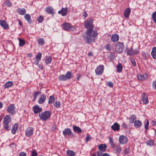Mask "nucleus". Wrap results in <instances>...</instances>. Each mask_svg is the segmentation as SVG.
Returning <instances> with one entry per match:
<instances>
[{"mask_svg": "<svg viewBox=\"0 0 156 156\" xmlns=\"http://www.w3.org/2000/svg\"><path fill=\"white\" fill-rule=\"evenodd\" d=\"M93 20L91 19L87 20L84 22V26L88 28L84 34H82L83 38L87 43H90L94 41L97 36V32L96 30H92L94 27Z\"/></svg>", "mask_w": 156, "mask_h": 156, "instance_id": "nucleus-1", "label": "nucleus"}, {"mask_svg": "<svg viewBox=\"0 0 156 156\" xmlns=\"http://www.w3.org/2000/svg\"><path fill=\"white\" fill-rule=\"evenodd\" d=\"M11 119V116L9 115H7L4 119L3 126L6 130H9L11 129V124H10V121Z\"/></svg>", "mask_w": 156, "mask_h": 156, "instance_id": "nucleus-2", "label": "nucleus"}, {"mask_svg": "<svg viewBox=\"0 0 156 156\" xmlns=\"http://www.w3.org/2000/svg\"><path fill=\"white\" fill-rule=\"evenodd\" d=\"M51 112L50 111H44L39 115V117L41 120L44 121H47L50 117Z\"/></svg>", "mask_w": 156, "mask_h": 156, "instance_id": "nucleus-3", "label": "nucleus"}, {"mask_svg": "<svg viewBox=\"0 0 156 156\" xmlns=\"http://www.w3.org/2000/svg\"><path fill=\"white\" fill-rule=\"evenodd\" d=\"M62 28L65 30L67 31L76 30V27L72 26L69 23L66 22L62 25Z\"/></svg>", "mask_w": 156, "mask_h": 156, "instance_id": "nucleus-4", "label": "nucleus"}, {"mask_svg": "<svg viewBox=\"0 0 156 156\" xmlns=\"http://www.w3.org/2000/svg\"><path fill=\"white\" fill-rule=\"evenodd\" d=\"M124 48V46L122 43L119 42L115 44V50L119 53L122 52L123 51Z\"/></svg>", "mask_w": 156, "mask_h": 156, "instance_id": "nucleus-5", "label": "nucleus"}, {"mask_svg": "<svg viewBox=\"0 0 156 156\" xmlns=\"http://www.w3.org/2000/svg\"><path fill=\"white\" fill-rule=\"evenodd\" d=\"M15 106L14 104H10L7 107V111L10 114L13 115L15 114Z\"/></svg>", "mask_w": 156, "mask_h": 156, "instance_id": "nucleus-6", "label": "nucleus"}, {"mask_svg": "<svg viewBox=\"0 0 156 156\" xmlns=\"http://www.w3.org/2000/svg\"><path fill=\"white\" fill-rule=\"evenodd\" d=\"M104 66L102 65H100L97 67L95 70V72L97 75H101L104 72Z\"/></svg>", "mask_w": 156, "mask_h": 156, "instance_id": "nucleus-7", "label": "nucleus"}, {"mask_svg": "<svg viewBox=\"0 0 156 156\" xmlns=\"http://www.w3.org/2000/svg\"><path fill=\"white\" fill-rule=\"evenodd\" d=\"M119 140V142L122 144H126L128 141L127 137L123 135L120 136Z\"/></svg>", "mask_w": 156, "mask_h": 156, "instance_id": "nucleus-8", "label": "nucleus"}, {"mask_svg": "<svg viewBox=\"0 0 156 156\" xmlns=\"http://www.w3.org/2000/svg\"><path fill=\"white\" fill-rule=\"evenodd\" d=\"M68 8L66 7L65 8H62L61 10H59L58 13L59 14H61L62 16H65L66 15L68 12Z\"/></svg>", "mask_w": 156, "mask_h": 156, "instance_id": "nucleus-9", "label": "nucleus"}, {"mask_svg": "<svg viewBox=\"0 0 156 156\" xmlns=\"http://www.w3.org/2000/svg\"><path fill=\"white\" fill-rule=\"evenodd\" d=\"M33 128L31 127L27 128L25 131L26 135L27 137H30L33 134Z\"/></svg>", "mask_w": 156, "mask_h": 156, "instance_id": "nucleus-10", "label": "nucleus"}, {"mask_svg": "<svg viewBox=\"0 0 156 156\" xmlns=\"http://www.w3.org/2000/svg\"><path fill=\"white\" fill-rule=\"evenodd\" d=\"M131 10L129 8H126L124 10L123 13V16L126 18H127L129 17L130 13Z\"/></svg>", "mask_w": 156, "mask_h": 156, "instance_id": "nucleus-11", "label": "nucleus"}, {"mask_svg": "<svg viewBox=\"0 0 156 156\" xmlns=\"http://www.w3.org/2000/svg\"><path fill=\"white\" fill-rule=\"evenodd\" d=\"M142 101L145 104H147L149 102L147 95L145 93L143 94L142 95Z\"/></svg>", "mask_w": 156, "mask_h": 156, "instance_id": "nucleus-12", "label": "nucleus"}, {"mask_svg": "<svg viewBox=\"0 0 156 156\" xmlns=\"http://www.w3.org/2000/svg\"><path fill=\"white\" fill-rule=\"evenodd\" d=\"M138 79L140 80H144L148 77V75L147 73H145L143 75L141 74H138L137 76Z\"/></svg>", "mask_w": 156, "mask_h": 156, "instance_id": "nucleus-13", "label": "nucleus"}, {"mask_svg": "<svg viewBox=\"0 0 156 156\" xmlns=\"http://www.w3.org/2000/svg\"><path fill=\"white\" fill-rule=\"evenodd\" d=\"M46 96L44 94L41 95L38 100V102L39 104H41L44 103L46 100Z\"/></svg>", "mask_w": 156, "mask_h": 156, "instance_id": "nucleus-14", "label": "nucleus"}, {"mask_svg": "<svg viewBox=\"0 0 156 156\" xmlns=\"http://www.w3.org/2000/svg\"><path fill=\"white\" fill-rule=\"evenodd\" d=\"M120 125L117 123H115L111 126V129L114 131H118L120 129Z\"/></svg>", "mask_w": 156, "mask_h": 156, "instance_id": "nucleus-15", "label": "nucleus"}, {"mask_svg": "<svg viewBox=\"0 0 156 156\" xmlns=\"http://www.w3.org/2000/svg\"><path fill=\"white\" fill-rule=\"evenodd\" d=\"M34 113L37 114L42 112V108H40L37 105H34L33 106Z\"/></svg>", "mask_w": 156, "mask_h": 156, "instance_id": "nucleus-16", "label": "nucleus"}, {"mask_svg": "<svg viewBox=\"0 0 156 156\" xmlns=\"http://www.w3.org/2000/svg\"><path fill=\"white\" fill-rule=\"evenodd\" d=\"M113 147L114 148V150L117 154L120 153L122 151V147L119 145H116Z\"/></svg>", "mask_w": 156, "mask_h": 156, "instance_id": "nucleus-17", "label": "nucleus"}, {"mask_svg": "<svg viewBox=\"0 0 156 156\" xmlns=\"http://www.w3.org/2000/svg\"><path fill=\"white\" fill-rule=\"evenodd\" d=\"M62 133L64 136L66 135H70L72 134V132L70 129L69 128H66L63 131Z\"/></svg>", "mask_w": 156, "mask_h": 156, "instance_id": "nucleus-18", "label": "nucleus"}, {"mask_svg": "<svg viewBox=\"0 0 156 156\" xmlns=\"http://www.w3.org/2000/svg\"><path fill=\"white\" fill-rule=\"evenodd\" d=\"M0 25L4 29H8V25L6 22L4 20L0 21Z\"/></svg>", "mask_w": 156, "mask_h": 156, "instance_id": "nucleus-19", "label": "nucleus"}, {"mask_svg": "<svg viewBox=\"0 0 156 156\" xmlns=\"http://www.w3.org/2000/svg\"><path fill=\"white\" fill-rule=\"evenodd\" d=\"M119 36L117 34H113L111 38V41L113 42H116L119 40Z\"/></svg>", "mask_w": 156, "mask_h": 156, "instance_id": "nucleus-20", "label": "nucleus"}, {"mask_svg": "<svg viewBox=\"0 0 156 156\" xmlns=\"http://www.w3.org/2000/svg\"><path fill=\"white\" fill-rule=\"evenodd\" d=\"M45 11L49 14H53L54 13V10L52 7H47L45 9Z\"/></svg>", "mask_w": 156, "mask_h": 156, "instance_id": "nucleus-21", "label": "nucleus"}, {"mask_svg": "<svg viewBox=\"0 0 156 156\" xmlns=\"http://www.w3.org/2000/svg\"><path fill=\"white\" fill-rule=\"evenodd\" d=\"M73 131L78 134L80 133L82 131L81 129L78 126H73Z\"/></svg>", "mask_w": 156, "mask_h": 156, "instance_id": "nucleus-22", "label": "nucleus"}, {"mask_svg": "<svg viewBox=\"0 0 156 156\" xmlns=\"http://www.w3.org/2000/svg\"><path fill=\"white\" fill-rule=\"evenodd\" d=\"M52 57L51 56H46L45 59V62L46 65L50 64L52 60Z\"/></svg>", "mask_w": 156, "mask_h": 156, "instance_id": "nucleus-23", "label": "nucleus"}, {"mask_svg": "<svg viewBox=\"0 0 156 156\" xmlns=\"http://www.w3.org/2000/svg\"><path fill=\"white\" fill-rule=\"evenodd\" d=\"M138 51L136 50H133L132 48L129 50L127 51V54L129 55H133L134 54H137Z\"/></svg>", "mask_w": 156, "mask_h": 156, "instance_id": "nucleus-24", "label": "nucleus"}, {"mask_svg": "<svg viewBox=\"0 0 156 156\" xmlns=\"http://www.w3.org/2000/svg\"><path fill=\"white\" fill-rule=\"evenodd\" d=\"M142 125L141 122L140 120H137L134 122V126L136 128H139Z\"/></svg>", "mask_w": 156, "mask_h": 156, "instance_id": "nucleus-25", "label": "nucleus"}, {"mask_svg": "<svg viewBox=\"0 0 156 156\" xmlns=\"http://www.w3.org/2000/svg\"><path fill=\"white\" fill-rule=\"evenodd\" d=\"M65 75L67 80L71 79L73 77V74L70 71H68Z\"/></svg>", "mask_w": 156, "mask_h": 156, "instance_id": "nucleus-26", "label": "nucleus"}, {"mask_svg": "<svg viewBox=\"0 0 156 156\" xmlns=\"http://www.w3.org/2000/svg\"><path fill=\"white\" fill-rule=\"evenodd\" d=\"M24 18L27 21L28 23H32V21L31 19V16L30 14H26L24 16Z\"/></svg>", "mask_w": 156, "mask_h": 156, "instance_id": "nucleus-27", "label": "nucleus"}, {"mask_svg": "<svg viewBox=\"0 0 156 156\" xmlns=\"http://www.w3.org/2000/svg\"><path fill=\"white\" fill-rule=\"evenodd\" d=\"M107 147V146L105 144H101L98 146L99 149L102 151H105Z\"/></svg>", "mask_w": 156, "mask_h": 156, "instance_id": "nucleus-28", "label": "nucleus"}, {"mask_svg": "<svg viewBox=\"0 0 156 156\" xmlns=\"http://www.w3.org/2000/svg\"><path fill=\"white\" fill-rule=\"evenodd\" d=\"M129 119L130 123L132 124L136 120V118L135 115H132L129 118Z\"/></svg>", "mask_w": 156, "mask_h": 156, "instance_id": "nucleus-29", "label": "nucleus"}, {"mask_svg": "<svg viewBox=\"0 0 156 156\" xmlns=\"http://www.w3.org/2000/svg\"><path fill=\"white\" fill-rule=\"evenodd\" d=\"M18 124L17 123L14 125L12 130V133L13 134H15L16 133L18 128Z\"/></svg>", "mask_w": 156, "mask_h": 156, "instance_id": "nucleus-30", "label": "nucleus"}, {"mask_svg": "<svg viewBox=\"0 0 156 156\" xmlns=\"http://www.w3.org/2000/svg\"><path fill=\"white\" fill-rule=\"evenodd\" d=\"M13 84V83L12 81H8L5 84L4 87L5 88H8L12 87Z\"/></svg>", "mask_w": 156, "mask_h": 156, "instance_id": "nucleus-31", "label": "nucleus"}, {"mask_svg": "<svg viewBox=\"0 0 156 156\" xmlns=\"http://www.w3.org/2000/svg\"><path fill=\"white\" fill-rule=\"evenodd\" d=\"M18 12L21 15H24L26 12V9L24 8L22 9L18 8L17 10Z\"/></svg>", "mask_w": 156, "mask_h": 156, "instance_id": "nucleus-32", "label": "nucleus"}, {"mask_svg": "<svg viewBox=\"0 0 156 156\" xmlns=\"http://www.w3.org/2000/svg\"><path fill=\"white\" fill-rule=\"evenodd\" d=\"M151 55L154 58L156 59V47L153 48Z\"/></svg>", "mask_w": 156, "mask_h": 156, "instance_id": "nucleus-33", "label": "nucleus"}, {"mask_svg": "<svg viewBox=\"0 0 156 156\" xmlns=\"http://www.w3.org/2000/svg\"><path fill=\"white\" fill-rule=\"evenodd\" d=\"M58 80L61 81H65L67 80L65 75H61L58 76Z\"/></svg>", "mask_w": 156, "mask_h": 156, "instance_id": "nucleus-34", "label": "nucleus"}, {"mask_svg": "<svg viewBox=\"0 0 156 156\" xmlns=\"http://www.w3.org/2000/svg\"><path fill=\"white\" fill-rule=\"evenodd\" d=\"M116 68L117 71L119 72H121L123 69V67L122 64L121 63H118L117 65Z\"/></svg>", "mask_w": 156, "mask_h": 156, "instance_id": "nucleus-35", "label": "nucleus"}, {"mask_svg": "<svg viewBox=\"0 0 156 156\" xmlns=\"http://www.w3.org/2000/svg\"><path fill=\"white\" fill-rule=\"evenodd\" d=\"M98 156H110L107 153H103L101 151L97 152Z\"/></svg>", "mask_w": 156, "mask_h": 156, "instance_id": "nucleus-36", "label": "nucleus"}, {"mask_svg": "<svg viewBox=\"0 0 156 156\" xmlns=\"http://www.w3.org/2000/svg\"><path fill=\"white\" fill-rule=\"evenodd\" d=\"M66 153L68 155L70 156H75L76 155L75 152L70 150H67Z\"/></svg>", "mask_w": 156, "mask_h": 156, "instance_id": "nucleus-37", "label": "nucleus"}, {"mask_svg": "<svg viewBox=\"0 0 156 156\" xmlns=\"http://www.w3.org/2000/svg\"><path fill=\"white\" fill-rule=\"evenodd\" d=\"M55 101V98L53 96H50L49 98L48 103L49 104L53 103Z\"/></svg>", "mask_w": 156, "mask_h": 156, "instance_id": "nucleus-38", "label": "nucleus"}, {"mask_svg": "<svg viewBox=\"0 0 156 156\" xmlns=\"http://www.w3.org/2000/svg\"><path fill=\"white\" fill-rule=\"evenodd\" d=\"M19 45L20 46L22 47L25 44V42L23 39H19Z\"/></svg>", "mask_w": 156, "mask_h": 156, "instance_id": "nucleus-39", "label": "nucleus"}, {"mask_svg": "<svg viewBox=\"0 0 156 156\" xmlns=\"http://www.w3.org/2000/svg\"><path fill=\"white\" fill-rule=\"evenodd\" d=\"M41 93V92L39 91H37L35 92L33 94V100H35L36 99L37 97L38 94Z\"/></svg>", "mask_w": 156, "mask_h": 156, "instance_id": "nucleus-40", "label": "nucleus"}, {"mask_svg": "<svg viewBox=\"0 0 156 156\" xmlns=\"http://www.w3.org/2000/svg\"><path fill=\"white\" fill-rule=\"evenodd\" d=\"M4 4L5 5L8 7H11L12 5V4L9 0L6 1L4 2Z\"/></svg>", "mask_w": 156, "mask_h": 156, "instance_id": "nucleus-41", "label": "nucleus"}, {"mask_svg": "<svg viewBox=\"0 0 156 156\" xmlns=\"http://www.w3.org/2000/svg\"><path fill=\"white\" fill-rule=\"evenodd\" d=\"M38 44H39L44 45V41L42 38H40L38 40Z\"/></svg>", "mask_w": 156, "mask_h": 156, "instance_id": "nucleus-42", "label": "nucleus"}, {"mask_svg": "<svg viewBox=\"0 0 156 156\" xmlns=\"http://www.w3.org/2000/svg\"><path fill=\"white\" fill-rule=\"evenodd\" d=\"M54 105V107L56 108H59L61 106L60 103L59 101H56Z\"/></svg>", "mask_w": 156, "mask_h": 156, "instance_id": "nucleus-43", "label": "nucleus"}, {"mask_svg": "<svg viewBox=\"0 0 156 156\" xmlns=\"http://www.w3.org/2000/svg\"><path fill=\"white\" fill-rule=\"evenodd\" d=\"M154 141L152 140H149L147 141V144L150 146H152L154 145Z\"/></svg>", "mask_w": 156, "mask_h": 156, "instance_id": "nucleus-44", "label": "nucleus"}, {"mask_svg": "<svg viewBox=\"0 0 156 156\" xmlns=\"http://www.w3.org/2000/svg\"><path fill=\"white\" fill-rule=\"evenodd\" d=\"M42 56V54L41 53L38 52L36 55V58L37 59H38L39 61L41 60Z\"/></svg>", "mask_w": 156, "mask_h": 156, "instance_id": "nucleus-45", "label": "nucleus"}, {"mask_svg": "<svg viewBox=\"0 0 156 156\" xmlns=\"http://www.w3.org/2000/svg\"><path fill=\"white\" fill-rule=\"evenodd\" d=\"M109 141L112 147H114L115 146V144L113 141V140L112 138L111 137H109Z\"/></svg>", "mask_w": 156, "mask_h": 156, "instance_id": "nucleus-46", "label": "nucleus"}, {"mask_svg": "<svg viewBox=\"0 0 156 156\" xmlns=\"http://www.w3.org/2000/svg\"><path fill=\"white\" fill-rule=\"evenodd\" d=\"M152 18L154 22L156 23V12L153 13L152 14Z\"/></svg>", "mask_w": 156, "mask_h": 156, "instance_id": "nucleus-47", "label": "nucleus"}, {"mask_svg": "<svg viewBox=\"0 0 156 156\" xmlns=\"http://www.w3.org/2000/svg\"><path fill=\"white\" fill-rule=\"evenodd\" d=\"M149 124V122L147 120V121L144 126L145 128L146 131L148 129Z\"/></svg>", "mask_w": 156, "mask_h": 156, "instance_id": "nucleus-48", "label": "nucleus"}, {"mask_svg": "<svg viewBox=\"0 0 156 156\" xmlns=\"http://www.w3.org/2000/svg\"><path fill=\"white\" fill-rule=\"evenodd\" d=\"M130 61L131 62L132 64H133V65L135 66L136 65V62L134 60V59L133 58H131L130 59Z\"/></svg>", "mask_w": 156, "mask_h": 156, "instance_id": "nucleus-49", "label": "nucleus"}, {"mask_svg": "<svg viewBox=\"0 0 156 156\" xmlns=\"http://www.w3.org/2000/svg\"><path fill=\"white\" fill-rule=\"evenodd\" d=\"M43 20V17L42 16H40L37 19V21L40 23H41Z\"/></svg>", "mask_w": 156, "mask_h": 156, "instance_id": "nucleus-50", "label": "nucleus"}, {"mask_svg": "<svg viewBox=\"0 0 156 156\" xmlns=\"http://www.w3.org/2000/svg\"><path fill=\"white\" fill-rule=\"evenodd\" d=\"M106 49L108 51H110L111 50V45L110 44H108L106 45Z\"/></svg>", "mask_w": 156, "mask_h": 156, "instance_id": "nucleus-51", "label": "nucleus"}, {"mask_svg": "<svg viewBox=\"0 0 156 156\" xmlns=\"http://www.w3.org/2000/svg\"><path fill=\"white\" fill-rule=\"evenodd\" d=\"M32 156H37V154L36 151H33L31 153Z\"/></svg>", "mask_w": 156, "mask_h": 156, "instance_id": "nucleus-52", "label": "nucleus"}, {"mask_svg": "<svg viewBox=\"0 0 156 156\" xmlns=\"http://www.w3.org/2000/svg\"><path fill=\"white\" fill-rule=\"evenodd\" d=\"M130 150L129 148H126L124 151V154H128L129 153Z\"/></svg>", "mask_w": 156, "mask_h": 156, "instance_id": "nucleus-53", "label": "nucleus"}, {"mask_svg": "<svg viewBox=\"0 0 156 156\" xmlns=\"http://www.w3.org/2000/svg\"><path fill=\"white\" fill-rule=\"evenodd\" d=\"M108 85L109 87H112L113 86V83L112 82H109L108 83Z\"/></svg>", "mask_w": 156, "mask_h": 156, "instance_id": "nucleus-54", "label": "nucleus"}, {"mask_svg": "<svg viewBox=\"0 0 156 156\" xmlns=\"http://www.w3.org/2000/svg\"><path fill=\"white\" fill-rule=\"evenodd\" d=\"M91 137L88 135L86 137V142H88V141L90 140L91 139Z\"/></svg>", "mask_w": 156, "mask_h": 156, "instance_id": "nucleus-55", "label": "nucleus"}, {"mask_svg": "<svg viewBox=\"0 0 156 156\" xmlns=\"http://www.w3.org/2000/svg\"><path fill=\"white\" fill-rule=\"evenodd\" d=\"M109 56L110 58L112 59H114L115 57V55L114 53L111 52Z\"/></svg>", "mask_w": 156, "mask_h": 156, "instance_id": "nucleus-56", "label": "nucleus"}, {"mask_svg": "<svg viewBox=\"0 0 156 156\" xmlns=\"http://www.w3.org/2000/svg\"><path fill=\"white\" fill-rule=\"evenodd\" d=\"M26 154L23 152H20L19 155V156H26Z\"/></svg>", "mask_w": 156, "mask_h": 156, "instance_id": "nucleus-57", "label": "nucleus"}, {"mask_svg": "<svg viewBox=\"0 0 156 156\" xmlns=\"http://www.w3.org/2000/svg\"><path fill=\"white\" fill-rule=\"evenodd\" d=\"M152 124L153 126H156V120H154L152 121Z\"/></svg>", "mask_w": 156, "mask_h": 156, "instance_id": "nucleus-58", "label": "nucleus"}, {"mask_svg": "<svg viewBox=\"0 0 156 156\" xmlns=\"http://www.w3.org/2000/svg\"><path fill=\"white\" fill-rule=\"evenodd\" d=\"M153 86L156 89V80L154 81L152 83Z\"/></svg>", "mask_w": 156, "mask_h": 156, "instance_id": "nucleus-59", "label": "nucleus"}, {"mask_svg": "<svg viewBox=\"0 0 156 156\" xmlns=\"http://www.w3.org/2000/svg\"><path fill=\"white\" fill-rule=\"evenodd\" d=\"M39 61H40L39 60L36 59L35 62H34V64L36 65H37L39 63Z\"/></svg>", "mask_w": 156, "mask_h": 156, "instance_id": "nucleus-60", "label": "nucleus"}, {"mask_svg": "<svg viewBox=\"0 0 156 156\" xmlns=\"http://www.w3.org/2000/svg\"><path fill=\"white\" fill-rule=\"evenodd\" d=\"M97 152H94L91 155V156H97Z\"/></svg>", "mask_w": 156, "mask_h": 156, "instance_id": "nucleus-61", "label": "nucleus"}, {"mask_svg": "<svg viewBox=\"0 0 156 156\" xmlns=\"http://www.w3.org/2000/svg\"><path fill=\"white\" fill-rule=\"evenodd\" d=\"M81 77V76L80 74L78 75L77 76V77L76 78V79L78 80H80V79Z\"/></svg>", "mask_w": 156, "mask_h": 156, "instance_id": "nucleus-62", "label": "nucleus"}, {"mask_svg": "<svg viewBox=\"0 0 156 156\" xmlns=\"http://www.w3.org/2000/svg\"><path fill=\"white\" fill-rule=\"evenodd\" d=\"M38 67L39 69H43V67L41 65H39L38 66Z\"/></svg>", "mask_w": 156, "mask_h": 156, "instance_id": "nucleus-63", "label": "nucleus"}, {"mask_svg": "<svg viewBox=\"0 0 156 156\" xmlns=\"http://www.w3.org/2000/svg\"><path fill=\"white\" fill-rule=\"evenodd\" d=\"M3 106V104L0 101V108H2Z\"/></svg>", "mask_w": 156, "mask_h": 156, "instance_id": "nucleus-64", "label": "nucleus"}]
</instances>
